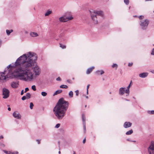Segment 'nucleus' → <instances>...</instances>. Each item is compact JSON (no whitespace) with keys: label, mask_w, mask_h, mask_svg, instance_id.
<instances>
[{"label":"nucleus","mask_w":154,"mask_h":154,"mask_svg":"<svg viewBox=\"0 0 154 154\" xmlns=\"http://www.w3.org/2000/svg\"><path fill=\"white\" fill-rule=\"evenodd\" d=\"M37 58L36 54L31 52L20 57L15 62L16 66H20L15 70L16 74L14 77L25 81H32L41 72L35 62Z\"/></svg>","instance_id":"f257e3e1"},{"label":"nucleus","mask_w":154,"mask_h":154,"mask_svg":"<svg viewBox=\"0 0 154 154\" xmlns=\"http://www.w3.org/2000/svg\"><path fill=\"white\" fill-rule=\"evenodd\" d=\"M69 103L68 101L64 100L63 98L59 99L53 109V112L57 119H62L66 115Z\"/></svg>","instance_id":"f03ea898"},{"label":"nucleus","mask_w":154,"mask_h":154,"mask_svg":"<svg viewBox=\"0 0 154 154\" xmlns=\"http://www.w3.org/2000/svg\"><path fill=\"white\" fill-rule=\"evenodd\" d=\"M91 17L95 24L98 23V21L100 18H102L103 16V12L101 11L92 10L89 11Z\"/></svg>","instance_id":"7ed1b4c3"},{"label":"nucleus","mask_w":154,"mask_h":154,"mask_svg":"<svg viewBox=\"0 0 154 154\" xmlns=\"http://www.w3.org/2000/svg\"><path fill=\"white\" fill-rule=\"evenodd\" d=\"M149 23V21L147 19L141 21L140 25L141 28L143 30L146 29L147 28Z\"/></svg>","instance_id":"20e7f679"},{"label":"nucleus","mask_w":154,"mask_h":154,"mask_svg":"<svg viewBox=\"0 0 154 154\" xmlns=\"http://www.w3.org/2000/svg\"><path fill=\"white\" fill-rule=\"evenodd\" d=\"M73 19V17L71 15H70L69 16H68L67 15H64L60 17L59 20L60 22H65L68 20H71Z\"/></svg>","instance_id":"39448f33"},{"label":"nucleus","mask_w":154,"mask_h":154,"mask_svg":"<svg viewBox=\"0 0 154 154\" xmlns=\"http://www.w3.org/2000/svg\"><path fill=\"white\" fill-rule=\"evenodd\" d=\"M10 92L9 90L5 88L2 89V95L3 96V98L6 99L8 98L9 96Z\"/></svg>","instance_id":"423d86ee"},{"label":"nucleus","mask_w":154,"mask_h":154,"mask_svg":"<svg viewBox=\"0 0 154 154\" xmlns=\"http://www.w3.org/2000/svg\"><path fill=\"white\" fill-rule=\"evenodd\" d=\"M149 154H154V142H152L148 148Z\"/></svg>","instance_id":"0eeeda50"},{"label":"nucleus","mask_w":154,"mask_h":154,"mask_svg":"<svg viewBox=\"0 0 154 154\" xmlns=\"http://www.w3.org/2000/svg\"><path fill=\"white\" fill-rule=\"evenodd\" d=\"M13 116L15 118L18 119H20L21 118V115L17 112H14Z\"/></svg>","instance_id":"6e6552de"},{"label":"nucleus","mask_w":154,"mask_h":154,"mask_svg":"<svg viewBox=\"0 0 154 154\" xmlns=\"http://www.w3.org/2000/svg\"><path fill=\"white\" fill-rule=\"evenodd\" d=\"M125 88L122 87L119 88V94L121 95H123L125 92L126 90Z\"/></svg>","instance_id":"1a4fd4ad"},{"label":"nucleus","mask_w":154,"mask_h":154,"mask_svg":"<svg viewBox=\"0 0 154 154\" xmlns=\"http://www.w3.org/2000/svg\"><path fill=\"white\" fill-rule=\"evenodd\" d=\"M18 83L19 82H13L11 83V86L12 88H16L18 87Z\"/></svg>","instance_id":"9d476101"},{"label":"nucleus","mask_w":154,"mask_h":154,"mask_svg":"<svg viewBox=\"0 0 154 154\" xmlns=\"http://www.w3.org/2000/svg\"><path fill=\"white\" fill-rule=\"evenodd\" d=\"M132 125V123L129 122H125L124 125V127L125 128H127L130 127Z\"/></svg>","instance_id":"9b49d317"},{"label":"nucleus","mask_w":154,"mask_h":154,"mask_svg":"<svg viewBox=\"0 0 154 154\" xmlns=\"http://www.w3.org/2000/svg\"><path fill=\"white\" fill-rule=\"evenodd\" d=\"M131 81L130 84H129L128 86L127 87V88L125 90V93L127 94V96H128L129 95L130 93V88L131 86Z\"/></svg>","instance_id":"f8f14e48"},{"label":"nucleus","mask_w":154,"mask_h":154,"mask_svg":"<svg viewBox=\"0 0 154 154\" xmlns=\"http://www.w3.org/2000/svg\"><path fill=\"white\" fill-rule=\"evenodd\" d=\"M148 73L147 72H143L140 73L139 75V76L142 78H144L148 75Z\"/></svg>","instance_id":"ddd939ff"},{"label":"nucleus","mask_w":154,"mask_h":154,"mask_svg":"<svg viewBox=\"0 0 154 154\" xmlns=\"http://www.w3.org/2000/svg\"><path fill=\"white\" fill-rule=\"evenodd\" d=\"M94 66H92L90 68H88L87 71L86 73L87 74H89L92 71L93 69H94Z\"/></svg>","instance_id":"4468645a"},{"label":"nucleus","mask_w":154,"mask_h":154,"mask_svg":"<svg viewBox=\"0 0 154 154\" xmlns=\"http://www.w3.org/2000/svg\"><path fill=\"white\" fill-rule=\"evenodd\" d=\"M30 35L32 37H36L38 36V34L37 33L33 32H31Z\"/></svg>","instance_id":"2eb2a0df"},{"label":"nucleus","mask_w":154,"mask_h":154,"mask_svg":"<svg viewBox=\"0 0 154 154\" xmlns=\"http://www.w3.org/2000/svg\"><path fill=\"white\" fill-rule=\"evenodd\" d=\"M104 72L103 70H97L95 72L96 74L97 75H102L104 73Z\"/></svg>","instance_id":"dca6fc26"},{"label":"nucleus","mask_w":154,"mask_h":154,"mask_svg":"<svg viewBox=\"0 0 154 154\" xmlns=\"http://www.w3.org/2000/svg\"><path fill=\"white\" fill-rule=\"evenodd\" d=\"M52 13V11H50L49 10H48L45 13V16H48L50 14H51Z\"/></svg>","instance_id":"f3484780"},{"label":"nucleus","mask_w":154,"mask_h":154,"mask_svg":"<svg viewBox=\"0 0 154 154\" xmlns=\"http://www.w3.org/2000/svg\"><path fill=\"white\" fill-rule=\"evenodd\" d=\"M62 91L61 90H57L56 91V92L54 93L53 95L54 96L58 94L61 93Z\"/></svg>","instance_id":"a211bd4d"},{"label":"nucleus","mask_w":154,"mask_h":154,"mask_svg":"<svg viewBox=\"0 0 154 154\" xmlns=\"http://www.w3.org/2000/svg\"><path fill=\"white\" fill-rule=\"evenodd\" d=\"M6 33L7 34V35H10V33L12 32L13 31V29H11V30H8V29H7L6 30Z\"/></svg>","instance_id":"6ab92c4d"},{"label":"nucleus","mask_w":154,"mask_h":154,"mask_svg":"<svg viewBox=\"0 0 154 154\" xmlns=\"http://www.w3.org/2000/svg\"><path fill=\"white\" fill-rule=\"evenodd\" d=\"M82 117L83 122V124H84V123L85 124V117L84 114H82Z\"/></svg>","instance_id":"aec40b11"},{"label":"nucleus","mask_w":154,"mask_h":154,"mask_svg":"<svg viewBox=\"0 0 154 154\" xmlns=\"http://www.w3.org/2000/svg\"><path fill=\"white\" fill-rule=\"evenodd\" d=\"M133 132V131L132 129H131V130L129 131H127L126 133V134L127 135H130V134H132Z\"/></svg>","instance_id":"412c9836"},{"label":"nucleus","mask_w":154,"mask_h":154,"mask_svg":"<svg viewBox=\"0 0 154 154\" xmlns=\"http://www.w3.org/2000/svg\"><path fill=\"white\" fill-rule=\"evenodd\" d=\"M69 95L70 98H72L73 96V92L72 91H70L69 93Z\"/></svg>","instance_id":"4be33fe9"},{"label":"nucleus","mask_w":154,"mask_h":154,"mask_svg":"<svg viewBox=\"0 0 154 154\" xmlns=\"http://www.w3.org/2000/svg\"><path fill=\"white\" fill-rule=\"evenodd\" d=\"M60 87L61 88L66 89L68 88V87L66 85H60Z\"/></svg>","instance_id":"5701e85b"},{"label":"nucleus","mask_w":154,"mask_h":154,"mask_svg":"<svg viewBox=\"0 0 154 154\" xmlns=\"http://www.w3.org/2000/svg\"><path fill=\"white\" fill-rule=\"evenodd\" d=\"M26 97L27 99H29L31 97V94L29 93H27L26 94Z\"/></svg>","instance_id":"b1692460"},{"label":"nucleus","mask_w":154,"mask_h":154,"mask_svg":"<svg viewBox=\"0 0 154 154\" xmlns=\"http://www.w3.org/2000/svg\"><path fill=\"white\" fill-rule=\"evenodd\" d=\"M47 94V93L45 92L42 91L41 92V95L43 97L46 96Z\"/></svg>","instance_id":"393cba45"},{"label":"nucleus","mask_w":154,"mask_h":154,"mask_svg":"<svg viewBox=\"0 0 154 154\" xmlns=\"http://www.w3.org/2000/svg\"><path fill=\"white\" fill-rule=\"evenodd\" d=\"M147 113L150 114H154V110L149 111H147Z\"/></svg>","instance_id":"a878e982"},{"label":"nucleus","mask_w":154,"mask_h":154,"mask_svg":"<svg viewBox=\"0 0 154 154\" xmlns=\"http://www.w3.org/2000/svg\"><path fill=\"white\" fill-rule=\"evenodd\" d=\"M60 46L62 49H65L66 48V46L63 45L62 44H60Z\"/></svg>","instance_id":"bb28decb"},{"label":"nucleus","mask_w":154,"mask_h":154,"mask_svg":"<svg viewBox=\"0 0 154 154\" xmlns=\"http://www.w3.org/2000/svg\"><path fill=\"white\" fill-rule=\"evenodd\" d=\"M34 106L33 104L31 102L30 104V108L31 109H33V107Z\"/></svg>","instance_id":"cd10ccee"},{"label":"nucleus","mask_w":154,"mask_h":154,"mask_svg":"<svg viewBox=\"0 0 154 154\" xmlns=\"http://www.w3.org/2000/svg\"><path fill=\"white\" fill-rule=\"evenodd\" d=\"M18 153V152H17V151L14 152H11L9 151V152H8V154H14V153Z\"/></svg>","instance_id":"c85d7f7f"},{"label":"nucleus","mask_w":154,"mask_h":154,"mask_svg":"<svg viewBox=\"0 0 154 154\" xmlns=\"http://www.w3.org/2000/svg\"><path fill=\"white\" fill-rule=\"evenodd\" d=\"M32 89L34 91H35L36 90V87L35 85H32Z\"/></svg>","instance_id":"c756f323"},{"label":"nucleus","mask_w":154,"mask_h":154,"mask_svg":"<svg viewBox=\"0 0 154 154\" xmlns=\"http://www.w3.org/2000/svg\"><path fill=\"white\" fill-rule=\"evenodd\" d=\"M124 2L126 5H128L129 3V0H124Z\"/></svg>","instance_id":"7c9ffc66"},{"label":"nucleus","mask_w":154,"mask_h":154,"mask_svg":"<svg viewBox=\"0 0 154 154\" xmlns=\"http://www.w3.org/2000/svg\"><path fill=\"white\" fill-rule=\"evenodd\" d=\"M5 72H3L2 73L1 75V76L2 77H4V78H3V79H6V77H5V76L4 75H3L5 74Z\"/></svg>","instance_id":"2f4dec72"},{"label":"nucleus","mask_w":154,"mask_h":154,"mask_svg":"<svg viewBox=\"0 0 154 154\" xmlns=\"http://www.w3.org/2000/svg\"><path fill=\"white\" fill-rule=\"evenodd\" d=\"M83 125L84 130V133H85L86 131L85 124H83Z\"/></svg>","instance_id":"473e14b6"},{"label":"nucleus","mask_w":154,"mask_h":154,"mask_svg":"<svg viewBox=\"0 0 154 154\" xmlns=\"http://www.w3.org/2000/svg\"><path fill=\"white\" fill-rule=\"evenodd\" d=\"M117 66H118V65L116 64H113L112 66V68H114L115 67H116V68H117Z\"/></svg>","instance_id":"72a5a7b5"},{"label":"nucleus","mask_w":154,"mask_h":154,"mask_svg":"<svg viewBox=\"0 0 154 154\" xmlns=\"http://www.w3.org/2000/svg\"><path fill=\"white\" fill-rule=\"evenodd\" d=\"M60 126V124H57L55 127V128H58Z\"/></svg>","instance_id":"f704fd0d"},{"label":"nucleus","mask_w":154,"mask_h":154,"mask_svg":"<svg viewBox=\"0 0 154 154\" xmlns=\"http://www.w3.org/2000/svg\"><path fill=\"white\" fill-rule=\"evenodd\" d=\"M26 98V96H23L21 99L22 100H25Z\"/></svg>","instance_id":"c9c22d12"},{"label":"nucleus","mask_w":154,"mask_h":154,"mask_svg":"<svg viewBox=\"0 0 154 154\" xmlns=\"http://www.w3.org/2000/svg\"><path fill=\"white\" fill-rule=\"evenodd\" d=\"M151 54L152 55H154V48L152 49Z\"/></svg>","instance_id":"e433bc0d"},{"label":"nucleus","mask_w":154,"mask_h":154,"mask_svg":"<svg viewBox=\"0 0 154 154\" xmlns=\"http://www.w3.org/2000/svg\"><path fill=\"white\" fill-rule=\"evenodd\" d=\"M75 92L76 93V96H78L79 94V91L78 90H77L75 91Z\"/></svg>","instance_id":"4c0bfd02"},{"label":"nucleus","mask_w":154,"mask_h":154,"mask_svg":"<svg viewBox=\"0 0 154 154\" xmlns=\"http://www.w3.org/2000/svg\"><path fill=\"white\" fill-rule=\"evenodd\" d=\"M139 18L140 19H143L144 18V16L142 15H141L139 16Z\"/></svg>","instance_id":"58836bf2"},{"label":"nucleus","mask_w":154,"mask_h":154,"mask_svg":"<svg viewBox=\"0 0 154 154\" xmlns=\"http://www.w3.org/2000/svg\"><path fill=\"white\" fill-rule=\"evenodd\" d=\"M29 90V88H26L25 89V92H26L27 91Z\"/></svg>","instance_id":"ea45409f"},{"label":"nucleus","mask_w":154,"mask_h":154,"mask_svg":"<svg viewBox=\"0 0 154 154\" xmlns=\"http://www.w3.org/2000/svg\"><path fill=\"white\" fill-rule=\"evenodd\" d=\"M56 80L58 81H61V78L60 77H58L56 79Z\"/></svg>","instance_id":"a19ab883"},{"label":"nucleus","mask_w":154,"mask_h":154,"mask_svg":"<svg viewBox=\"0 0 154 154\" xmlns=\"http://www.w3.org/2000/svg\"><path fill=\"white\" fill-rule=\"evenodd\" d=\"M133 65L132 63H129L128 64V66H131Z\"/></svg>","instance_id":"79ce46f5"},{"label":"nucleus","mask_w":154,"mask_h":154,"mask_svg":"<svg viewBox=\"0 0 154 154\" xmlns=\"http://www.w3.org/2000/svg\"><path fill=\"white\" fill-rule=\"evenodd\" d=\"M71 80L70 79H68L67 80V82L69 83H71Z\"/></svg>","instance_id":"37998d69"},{"label":"nucleus","mask_w":154,"mask_h":154,"mask_svg":"<svg viewBox=\"0 0 154 154\" xmlns=\"http://www.w3.org/2000/svg\"><path fill=\"white\" fill-rule=\"evenodd\" d=\"M3 151L6 154H8V151H6V150H3Z\"/></svg>","instance_id":"c03bdc74"},{"label":"nucleus","mask_w":154,"mask_h":154,"mask_svg":"<svg viewBox=\"0 0 154 154\" xmlns=\"http://www.w3.org/2000/svg\"><path fill=\"white\" fill-rule=\"evenodd\" d=\"M36 141L37 142L38 144H39L40 143V140H37Z\"/></svg>","instance_id":"a18cd8bd"},{"label":"nucleus","mask_w":154,"mask_h":154,"mask_svg":"<svg viewBox=\"0 0 154 154\" xmlns=\"http://www.w3.org/2000/svg\"><path fill=\"white\" fill-rule=\"evenodd\" d=\"M11 67H12V66L11 64H10L7 67V68L8 69H9V68Z\"/></svg>","instance_id":"49530a36"},{"label":"nucleus","mask_w":154,"mask_h":154,"mask_svg":"<svg viewBox=\"0 0 154 154\" xmlns=\"http://www.w3.org/2000/svg\"><path fill=\"white\" fill-rule=\"evenodd\" d=\"M85 141H86V139H85V138L83 141V143H85Z\"/></svg>","instance_id":"de8ad7c7"},{"label":"nucleus","mask_w":154,"mask_h":154,"mask_svg":"<svg viewBox=\"0 0 154 154\" xmlns=\"http://www.w3.org/2000/svg\"><path fill=\"white\" fill-rule=\"evenodd\" d=\"M24 93V92H23V90H22L21 91V95H22Z\"/></svg>","instance_id":"09e8293b"},{"label":"nucleus","mask_w":154,"mask_h":154,"mask_svg":"<svg viewBox=\"0 0 154 154\" xmlns=\"http://www.w3.org/2000/svg\"><path fill=\"white\" fill-rule=\"evenodd\" d=\"M90 85H88L87 86V90H88V88L89 87Z\"/></svg>","instance_id":"8fccbe9b"},{"label":"nucleus","mask_w":154,"mask_h":154,"mask_svg":"<svg viewBox=\"0 0 154 154\" xmlns=\"http://www.w3.org/2000/svg\"><path fill=\"white\" fill-rule=\"evenodd\" d=\"M3 138V136L2 135H1L0 136V140L1 139H2Z\"/></svg>","instance_id":"3c124183"},{"label":"nucleus","mask_w":154,"mask_h":154,"mask_svg":"<svg viewBox=\"0 0 154 154\" xmlns=\"http://www.w3.org/2000/svg\"><path fill=\"white\" fill-rule=\"evenodd\" d=\"M150 72L154 74V70L151 71Z\"/></svg>","instance_id":"603ef678"},{"label":"nucleus","mask_w":154,"mask_h":154,"mask_svg":"<svg viewBox=\"0 0 154 154\" xmlns=\"http://www.w3.org/2000/svg\"><path fill=\"white\" fill-rule=\"evenodd\" d=\"M8 110H9V111H11V108H10V107H8Z\"/></svg>","instance_id":"864d4df0"},{"label":"nucleus","mask_w":154,"mask_h":154,"mask_svg":"<svg viewBox=\"0 0 154 154\" xmlns=\"http://www.w3.org/2000/svg\"><path fill=\"white\" fill-rule=\"evenodd\" d=\"M86 94H88V90H87Z\"/></svg>","instance_id":"5fc2aeb1"},{"label":"nucleus","mask_w":154,"mask_h":154,"mask_svg":"<svg viewBox=\"0 0 154 154\" xmlns=\"http://www.w3.org/2000/svg\"><path fill=\"white\" fill-rule=\"evenodd\" d=\"M127 141H131V140H130L129 139H127Z\"/></svg>","instance_id":"6e6d98bb"},{"label":"nucleus","mask_w":154,"mask_h":154,"mask_svg":"<svg viewBox=\"0 0 154 154\" xmlns=\"http://www.w3.org/2000/svg\"><path fill=\"white\" fill-rule=\"evenodd\" d=\"M85 96L87 99H88V96Z\"/></svg>","instance_id":"4d7b16f0"},{"label":"nucleus","mask_w":154,"mask_h":154,"mask_svg":"<svg viewBox=\"0 0 154 154\" xmlns=\"http://www.w3.org/2000/svg\"><path fill=\"white\" fill-rule=\"evenodd\" d=\"M152 0H145V1L146 2H147V1H152Z\"/></svg>","instance_id":"13d9d810"},{"label":"nucleus","mask_w":154,"mask_h":154,"mask_svg":"<svg viewBox=\"0 0 154 154\" xmlns=\"http://www.w3.org/2000/svg\"><path fill=\"white\" fill-rule=\"evenodd\" d=\"M125 100H126V101H129V100H127V99H125Z\"/></svg>","instance_id":"bf43d9fd"},{"label":"nucleus","mask_w":154,"mask_h":154,"mask_svg":"<svg viewBox=\"0 0 154 154\" xmlns=\"http://www.w3.org/2000/svg\"><path fill=\"white\" fill-rule=\"evenodd\" d=\"M58 153L59 154H60L61 153V152L60 151H59V152H58Z\"/></svg>","instance_id":"052dcab7"},{"label":"nucleus","mask_w":154,"mask_h":154,"mask_svg":"<svg viewBox=\"0 0 154 154\" xmlns=\"http://www.w3.org/2000/svg\"><path fill=\"white\" fill-rule=\"evenodd\" d=\"M131 142H136V141L135 140H134V141H131Z\"/></svg>","instance_id":"680f3d73"},{"label":"nucleus","mask_w":154,"mask_h":154,"mask_svg":"<svg viewBox=\"0 0 154 154\" xmlns=\"http://www.w3.org/2000/svg\"><path fill=\"white\" fill-rule=\"evenodd\" d=\"M73 154H76L75 153V152H74Z\"/></svg>","instance_id":"e2e57ef3"},{"label":"nucleus","mask_w":154,"mask_h":154,"mask_svg":"<svg viewBox=\"0 0 154 154\" xmlns=\"http://www.w3.org/2000/svg\"><path fill=\"white\" fill-rule=\"evenodd\" d=\"M133 98L134 99H135V98L134 97H133Z\"/></svg>","instance_id":"0e129e2a"},{"label":"nucleus","mask_w":154,"mask_h":154,"mask_svg":"<svg viewBox=\"0 0 154 154\" xmlns=\"http://www.w3.org/2000/svg\"><path fill=\"white\" fill-rule=\"evenodd\" d=\"M2 79L1 78V77H0V80H1Z\"/></svg>","instance_id":"69168bd1"},{"label":"nucleus","mask_w":154,"mask_h":154,"mask_svg":"<svg viewBox=\"0 0 154 154\" xmlns=\"http://www.w3.org/2000/svg\"><path fill=\"white\" fill-rule=\"evenodd\" d=\"M109 93L110 94H111V92H110Z\"/></svg>","instance_id":"338daca9"},{"label":"nucleus","mask_w":154,"mask_h":154,"mask_svg":"<svg viewBox=\"0 0 154 154\" xmlns=\"http://www.w3.org/2000/svg\"><path fill=\"white\" fill-rule=\"evenodd\" d=\"M14 154H18V153H14Z\"/></svg>","instance_id":"774afa93"}]
</instances>
